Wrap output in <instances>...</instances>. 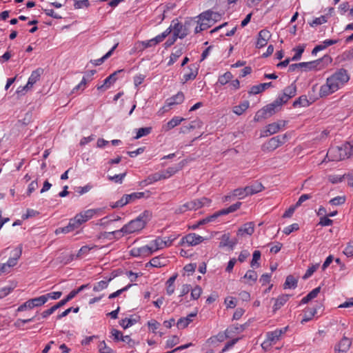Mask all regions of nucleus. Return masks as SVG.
Here are the masks:
<instances>
[{
    "mask_svg": "<svg viewBox=\"0 0 353 353\" xmlns=\"http://www.w3.org/2000/svg\"><path fill=\"white\" fill-rule=\"evenodd\" d=\"M350 80V75L344 68H340L327 78L319 90L321 97L329 96L342 88Z\"/></svg>",
    "mask_w": 353,
    "mask_h": 353,
    "instance_id": "f257e3e1",
    "label": "nucleus"
},
{
    "mask_svg": "<svg viewBox=\"0 0 353 353\" xmlns=\"http://www.w3.org/2000/svg\"><path fill=\"white\" fill-rule=\"evenodd\" d=\"M150 212L145 211L141 214L137 219L132 220L128 223L124 225L120 230L110 232H105L104 237L111 239L109 236H114L115 239H120L125 234H132L141 230L149 220Z\"/></svg>",
    "mask_w": 353,
    "mask_h": 353,
    "instance_id": "f03ea898",
    "label": "nucleus"
},
{
    "mask_svg": "<svg viewBox=\"0 0 353 353\" xmlns=\"http://www.w3.org/2000/svg\"><path fill=\"white\" fill-rule=\"evenodd\" d=\"M350 148L347 144H343L341 146H332L327 151L325 160L332 161H339L349 158L347 150Z\"/></svg>",
    "mask_w": 353,
    "mask_h": 353,
    "instance_id": "7ed1b4c3",
    "label": "nucleus"
},
{
    "mask_svg": "<svg viewBox=\"0 0 353 353\" xmlns=\"http://www.w3.org/2000/svg\"><path fill=\"white\" fill-rule=\"evenodd\" d=\"M210 203L211 200L206 197L194 199L180 205L175 212L177 214H182L189 210H196L204 205H209Z\"/></svg>",
    "mask_w": 353,
    "mask_h": 353,
    "instance_id": "20e7f679",
    "label": "nucleus"
},
{
    "mask_svg": "<svg viewBox=\"0 0 353 353\" xmlns=\"http://www.w3.org/2000/svg\"><path fill=\"white\" fill-rule=\"evenodd\" d=\"M288 140V134H284L278 135L270 139L262 145V150L264 152H271L284 144Z\"/></svg>",
    "mask_w": 353,
    "mask_h": 353,
    "instance_id": "39448f33",
    "label": "nucleus"
},
{
    "mask_svg": "<svg viewBox=\"0 0 353 353\" xmlns=\"http://www.w3.org/2000/svg\"><path fill=\"white\" fill-rule=\"evenodd\" d=\"M144 196H145V192H132L129 194H124L121 198V199L113 203L112 204L110 205V206L112 208H121L128 203L134 202L137 199H140L141 198H143Z\"/></svg>",
    "mask_w": 353,
    "mask_h": 353,
    "instance_id": "423d86ee",
    "label": "nucleus"
},
{
    "mask_svg": "<svg viewBox=\"0 0 353 353\" xmlns=\"http://www.w3.org/2000/svg\"><path fill=\"white\" fill-rule=\"evenodd\" d=\"M283 104L276 99L273 103L267 105L261 110L258 111L255 115L254 119L258 121L259 117L266 118L268 116H271Z\"/></svg>",
    "mask_w": 353,
    "mask_h": 353,
    "instance_id": "0eeeda50",
    "label": "nucleus"
},
{
    "mask_svg": "<svg viewBox=\"0 0 353 353\" xmlns=\"http://www.w3.org/2000/svg\"><path fill=\"white\" fill-rule=\"evenodd\" d=\"M323 60L331 62L332 58L329 55H325L323 58L315 61L299 63V65H300V69L304 71L319 70V65Z\"/></svg>",
    "mask_w": 353,
    "mask_h": 353,
    "instance_id": "6e6552de",
    "label": "nucleus"
},
{
    "mask_svg": "<svg viewBox=\"0 0 353 353\" xmlns=\"http://www.w3.org/2000/svg\"><path fill=\"white\" fill-rule=\"evenodd\" d=\"M204 240L205 239L203 236L196 233H190L181 239V244L186 243L189 246H195L202 243Z\"/></svg>",
    "mask_w": 353,
    "mask_h": 353,
    "instance_id": "1a4fd4ad",
    "label": "nucleus"
},
{
    "mask_svg": "<svg viewBox=\"0 0 353 353\" xmlns=\"http://www.w3.org/2000/svg\"><path fill=\"white\" fill-rule=\"evenodd\" d=\"M296 86L294 83H292L289 86L286 87L283 94L279 96L277 99L283 105L288 101V100L296 95Z\"/></svg>",
    "mask_w": 353,
    "mask_h": 353,
    "instance_id": "9d476101",
    "label": "nucleus"
},
{
    "mask_svg": "<svg viewBox=\"0 0 353 353\" xmlns=\"http://www.w3.org/2000/svg\"><path fill=\"white\" fill-rule=\"evenodd\" d=\"M176 239V236H170L165 238L164 239L161 238H157L152 241V243L154 245L156 250H161L167 247H170L173 241Z\"/></svg>",
    "mask_w": 353,
    "mask_h": 353,
    "instance_id": "9b49d317",
    "label": "nucleus"
},
{
    "mask_svg": "<svg viewBox=\"0 0 353 353\" xmlns=\"http://www.w3.org/2000/svg\"><path fill=\"white\" fill-rule=\"evenodd\" d=\"M288 327H284L280 329H276L274 331L268 332L266 334V338L273 344H276L281 340L282 335L285 334Z\"/></svg>",
    "mask_w": 353,
    "mask_h": 353,
    "instance_id": "f8f14e48",
    "label": "nucleus"
},
{
    "mask_svg": "<svg viewBox=\"0 0 353 353\" xmlns=\"http://www.w3.org/2000/svg\"><path fill=\"white\" fill-rule=\"evenodd\" d=\"M172 27H173V36L176 39H183L188 34L183 23L179 22L177 19H174L172 21Z\"/></svg>",
    "mask_w": 353,
    "mask_h": 353,
    "instance_id": "ddd939ff",
    "label": "nucleus"
},
{
    "mask_svg": "<svg viewBox=\"0 0 353 353\" xmlns=\"http://www.w3.org/2000/svg\"><path fill=\"white\" fill-rule=\"evenodd\" d=\"M271 33L269 30L266 29H263L259 31L257 37V41L256 42V48H261L265 46L268 43V41L271 38Z\"/></svg>",
    "mask_w": 353,
    "mask_h": 353,
    "instance_id": "4468645a",
    "label": "nucleus"
},
{
    "mask_svg": "<svg viewBox=\"0 0 353 353\" xmlns=\"http://www.w3.org/2000/svg\"><path fill=\"white\" fill-rule=\"evenodd\" d=\"M99 212H101V209H89L77 214L76 216L79 219L81 224H83L93 218L94 216Z\"/></svg>",
    "mask_w": 353,
    "mask_h": 353,
    "instance_id": "2eb2a0df",
    "label": "nucleus"
},
{
    "mask_svg": "<svg viewBox=\"0 0 353 353\" xmlns=\"http://www.w3.org/2000/svg\"><path fill=\"white\" fill-rule=\"evenodd\" d=\"M198 17L206 20L212 25L221 18V15L218 12L208 10L200 14Z\"/></svg>",
    "mask_w": 353,
    "mask_h": 353,
    "instance_id": "dca6fc26",
    "label": "nucleus"
},
{
    "mask_svg": "<svg viewBox=\"0 0 353 353\" xmlns=\"http://www.w3.org/2000/svg\"><path fill=\"white\" fill-rule=\"evenodd\" d=\"M43 71V70L41 68H38L32 71L30 77L28 78L26 85L23 87V90H28L29 88H32V85L39 80Z\"/></svg>",
    "mask_w": 353,
    "mask_h": 353,
    "instance_id": "f3484780",
    "label": "nucleus"
},
{
    "mask_svg": "<svg viewBox=\"0 0 353 353\" xmlns=\"http://www.w3.org/2000/svg\"><path fill=\"white\" fill-rule=\"evenodd\" d=\"M120 72H121V70L116 71V72H113L112 74H111L110 75H109L103 81V84L97 85V90H105L109 88L117 81V74Z\"/></svg>",
    "mask_w": 353,
    "mask_h": 353,
    "instance_id": "a211bd4d",
    "label": "nucleus"
},
{
    "mask_svg": "<svg viewBox=\"0 0 353 353\" xmlns=\"http://www.w3.org/2000/svg\"><path fill=\"white\" fill-rule=\"evenodd\" d=\"M22 254V246L19 245L12 251V256L5 263L10 269L15 266Z\"/></svg>",
    "mask_w": 353,
    "mask_h": 353,
    "instance_id": "6ab92c4d",
    "label": "nucleus"
},
{
    "mask_svg": "<svg viewBox=\"0 0 353 353\" xmlns=\"http://www.w3.org/2000/svg\"><path fill=\"white\" fill-rule=\"evenodd\" d=\"M352 344L350 339L343 336L338 345L335 347L336 353H346L350 349Z\"/></svg>",
    "mask_w": 353,
    "mask_h": 353,
    "instance_id": "aec40b11",
    "label": "nucleus"
},
{
    "mask_svg": "<svg viewBox=\"0 0 353 353\" xmlns=\"http://www.w3.org/2000/svg\"><path fill=\"white\" fill-rule=\"evenodd\" d=\"M285 125V122L272 123L266 126V130L263 132V137H268L270 135L276 134L280 129Z\"/></svg>",
    "mask_w": 353,
    "mask_h": 353,
    "instance_id": "412c9836",
    "label": "nucleus"
},
{
    "mask_svg": "<svg viewBox=\"0 0 353 353\" xmlns=\"http://www.w3.org/2000/svg\"><path fill=\"white\" fill-rule=\"evenodd\" d=\"M185 99L184 94L182 92H179L176 94L168 98L165 101V106L171 107L174 105L181 104Z\"/></svg>",
    "mask_w": 353,
    "mask_h": 353,
    "instance_id": "4be33fe9",
    "label": "nucleus"
},
{
    "mask_svg": "<svg viewBox=\"0 0 353 353\" xmlns=\"http://www.w3.org/2000/svg\"><path fill=\"white\" fill-rule=\"evenodd\" d=\"M254 232V224L253 222H248L243 224L237 231L238 236L245 234L252 235Z\"/></svg>",
    "mask_w": 353,
    "mask_h": 353,
    "instance_id": "5701e85b",
    "label": "nucleus"
},
{
    "mask_svg": "<svg viewBox=\"0 0 353 353\" xmlns=\"http://www.w3.org/2000/svg\"><path fill=\"white\" fill-rule=\"evenodd\" d=\"M237 243V239H234L231 240L229 234H224L221 238L219 247H229L232 249Z\"/></svg>",
    "mask_w": 353,
    "mask_h": 353,
    "instance_id": "b1692460",
    "label": "nucleus"
},
{
    "mask_svg": "<svg viewBox=\"0 0 353 353\" xmlns=\"http://www.w3.org/2000/svg\"><path fill=\"white\" fill-rule=\"evenodd\" d=\"M272 86H273L272 82L263 83H260L259 85H253L250 88V90L249 91V94H257L262 92L265 89H267L270 87H272Z\"/></svg>",
    "mask_w": 353,
    "mask_h": 353,
    "instance_id": "393cba45",
    "label": "nucleus"
},
{
    "mask_svg": "<svg viewBox=\"0 0 353 353\" xmlns=\"http://www.w3.org/2000/svg\"><path fill=\"white\" fill-rule=\"evenodd\" d=\"M245 188L248 196L259 193L264 189V187L262 185V183L258 181H255L252 185H248Z\"/></svg>",
    "mask_w": 353,
    "mask_h": 353,
    "instance_id": "a878e982",
    "label": "nucleus"
},
{
    "mask_svg": "<svg viewBox=\"0 0 353 353\" xmlns=\"http://www.w3.org/2000/svg\"><path fill=\"white\" fill-rule=\"evenodd\" d=\"M196 313H191L186 317L180 318L176 323L177 327L179 329L185 328L192 321V318L196 316Z\"/></svg>",
    "mask_w": 353,
    "mask_h": 353,
    "instance_id": "bb28decb",
    "label": "nucleus"
},
{
    "mask_svg": "<svg viewBox=\"0 0 353 353\" xmlns=\"http://www.w3.org/2000/svg\"><path fill=\"white\" fill-rule=\"evenodd\" d=\"M185 119L180 117H174L165 125L163 126L165 131H169L174 127L179 125Z\"/></svg>",
    "mask_w": 353,
    "mask_h": 353,
    "instance_id": "cd10ccee",
    "label": "nucleus"
},
{
    "mask_svg": "<svg viewBox=\"0 0 353 353\" xmlns=\"http://www.w3.org/2000/svg\"><path fill=\"white\" fill-rule=\"evenodd\" d=\"M246 280L245 283L250 285H252L258 279L257 272L253 270H249L246 272L242 278Z\"/></svg>",
    "mask_w": 353,
    "mask_h": 353,
    "instance_id": "c85d7f7f",
    "label": "nucleus"
},
{
    "mask_svg": "<svg viewBox=\"0 0 353 353\" xmlns=\"http://www.w3.org/2000/svg\"><path fill=\"white\" fill-rule=\"evenodd\" d=\"M119 43H116L105 55H103L101 58L92 60L91 63L94 65H101L106 59H108L110 56L112 54L113 52L115 50V49L117 48Z\"/></svg>",
    "mask_w": 353,
    "mask_h": 353,
    "instance_id": "c756f323",
    "label": "nucleus"
},
{
    "mask_svg": "<svg viewBox=\"0 0 353 353\" xmlns=\"http://www.w3.org/2000/svg\"><path fill=\"white\" fill-rule=\"evenodd\" d=\"M212 25L206 21V20H203L202 19H199L198 21H196V26L194 27V32L199 33L203 30H205L210 28Z\"/></svg>",
    "mask_w": 353,
    "mask_h": 353,
    "instance_id": "7c9ffc66",
    "label": "nucleus"
},
{
    "mask_svg": "<svg viewBox=\"0 0 353 353\" xmlns=\"http://www.w3.org/2000/svg\"><path fill=\"white\" fill-rule=\"evenodd\" d=\"M320 291H321L320 287H317V288L313 289L310 292H309L305 296H304L301 299V304L307 303L309 301H310L313 299L316 298L317 296V295L319 294V293L320 292Z\"/></svg>",
    "mask_w": 353,
    "mask_h": 353,
    "instance_id": "2f4dec72",
    "label": "nucleus"
},
{
    "mask_svg": "<svg viewBox=\"0 0 353 353\" xmlns=\"http://www.w3.org/2000/svg\"><path fill=\"white\" fill-rule=\"evenodd\" d=\"M161 181V176L159 172H156L149 175L145 180L141 182V185H148L154 182Z\"/></svg>",
    "mask_w": 353,
    "mask_h": 353,
    "instance_id": "473e14b6",
    "label": "nucleus"
},
{
    "mask_svg": "<svg viewBox=\"0 0 353 353\" xmlns=\"http://www.w3.org/2000/svg\"><path fill=\"white\" fill-rule=\"evenodd\" d=\"M289 296L288 294H282L276 299L273 307L274 311L280 309L288 301Z\"/></svg>",
    "mask_w": 353,
    "mask_h": 353,
    "instance_id": "72a5a7b5",
    "label": "nucleus"
},
{
    "mask_svg": "<svg viewBox=\"0 0 353 353\" xmlns=\"http://www.w3.org/2000/svg\"><path fill=\"white\" fill-rule=\"evenodd\" d=\"M250 103L248 101H244L239 105L233 108V112L237 115H241L248 108Z\"/></svg>",
    "mask_w": 353,
    "mask_h": 353,
    "instance_id": "f704fd0d",
    "label": "nucleus"
},
{
    "mask_svg": "<svg viewBox=\"0 0 353 353\" xmlns=\"http://www.w3.org/2000/svg\"><path fill=\"white\" fill-rule=\"evenodd\" d=\"M141 256H149L153 254V252H156V249H154V245L151 243L150 245H145L139 248Z\"/></svg>",
    "mask_w": 353,
    "mask_h": 353,
    "instance_id": "c9c22d12",
    "label": "nucleus"
},
{
    "mask_svg": "<svg viewBox=\"0 0 353 353\" xmlns=\"http://www.w3.org/2000/svg\"><path fill=\"white\" fill-rule=\"evenodd\" d=\"M165 261L163 258H161L159 256H156V257L152 258L150 261V262H148L146 264V267H148V265H150V266H152L154 268H161V267L165 265Z\"/></svg>",
    "mask_w": 353,
    "mask_h": 353,
    "instance_id": "e433bc0d",
    "label": "nucleus"
},
{
    "mask_svg": "<svg viewBox=\"0 0 353 353\" xmlns=\"http://www.w3.org/2000/svg\"><path fill=\"white\" fill-rule=\"evenodd\" d=\"M310 102L307 99V97L305 95H302L294 101L293 106L294 108H296L298 106L307 107L310 105Z\"/></svg>",
    "mask_w": 353,
    "mask_h": 353,
    "instance_id": "4c0bfd02",
    "label": "nucleus"
},
{
    "mask_svg": "<svg viewBox=\"0 0 353 353\" xmlns=\"http://www.w3.org/2000/svg\"><path fill=\"white\" fill-rule=\"evenodd\" d=\"M226 332L227 330L225 332H219L216 335L210 337L208 341L211 343H215L216 342H223L229 337Z\"/></svg>",
    "mask_w": 353,
    "mask_h": 353,
    "instance_id": "58836bf2",
    "label": "nucleus"
},
{
    "mask_svg": "<svg viewBox=\"0 0 353 353\" xmlns=\"http://www.w3.org/2000/svg\"><path fill=\"white\" fill-rule=\"evenodd\" d=\"M316 310L314 307H307L304 312V316L301 321L302 323L310 321L316 314Z\"/></svg>",
    "mask_w": 353,
    "mask_h": 353,
    "instance_id": "ea45409f",
    "label": "nucleus"
},
{
    "mask_svg": "<svg viewBox=\"0 0 353 353\" xmlns=\"http://www.w3.org/2000/svg\"><path fill=\"white\" fill-rule=\"evenodd\" d=\"M138 321L136 319L132 318V316H130V318H125L121 319L119 321V325L123 328L127 329L134 324L137 323Z\"/></svg>",
    "mask_w": 353,
    "mask_h": 353,
    "instance_id": "a19ab883",
    "label": "nucleus"
},
{
    "mask_svg": "<svg viewBox=\"0 0 353 353\" xmlns=\"http://www.w3.org/2000/svg\"><path fill=\"white\" fill-rule=\"evenodd\" d=\"M296 286L297 280L292 275L288 276L283 284L284 288H295Z\"/></svg>",
    "mask_w": 353,
    "mask_h": 353,
    "instance_id": "79ce46f5",
    "label": "nucleus"
},
{
    "mask_svg": "<svg viewBox=\"0 0 353 353\" xmlns=\"http://www.w3.org/2000/svg\"><path fill=\"white\" fill-rule=\"evenodd\" d=\"M112 280V278L108 279V280H103L97 282L94 284L93 287V290L94 292H100L108 288L109 282Z\"/></svg>",
    "mask_w": 353,
    "mask_h": 353,
    "instance_id": "37998d69",
    "label": "nucleus"
},
{
    "mask_svg": "<svg viewBox=\"0 0 353 353\" xmlns=\"http://www.w3.org/2000/svg\"><path fill=\"white\" fill-rule=\"evenodd\" d=\"M233 75L230 72H226L219 77L218 83L221 85H224L229 83L232 79Z\"/></svg>",
    "mask_w": 353,
    "mask_h": 353,
    "instance_id": "c03bdc74",
    "label": "nucleus"
},
{
    "mask_svg": "<svg viewBox=\"0 0 353 353\" xmlns=\"http://www.w3.org/2000/svg\"><path fill=\"white\" fill-rule=\"evenodd\" d=\"M261 259V252L259 250H255L252 254V259L250 262V265L252 268H258L260 267V263L259 261Z\"/></svg>",
    "mask_w": 353,
    "mask_h": 353,
    "instance_id": "a18cd8bd",
    "label": "nucleus"
},
{
    "mask_svg": "<svg viewBox=\"0 0 353 353\" xmlns=\"http://www.w3.org/2000/svg\"><path fill=\"white\" fill-rule=\"evenodd\" d=\"M293 50L295 52L294 55L292 57L291 61H298L301 58L302 54L305 50V46L299 45L296 48H294Z\"/></svg>",
    "mask_w": 353,
    "mask_h": 353,
    "instance_id": "49530a36",
    "label": "nucleus"
},
{
    "mask_svg": "<svg viewBox=\"0 0 353 353\" xmlns=\"http://www.w3.org/2000/svg\"><path fill=\"white\" fill-rule=\"evenodd\" d=\"M81 225L82 224L79 219H78V218L75 216L74 218L70 219L68 226L70 231L72 232L75 229L79 228Z\"/></svg>",
    "mask_w": 353,
    "mask_h": 353,
    "instance_id": "de8ad7c7",
    "label": "nucleus"
},
{
    "mask_svg": "<svg viewBox=\"0 0 353 353\" xmlns=\"http://www.w3.org/2000/svg\"><path fill=\"white\" fill-rule=\"evenodd\" d=\"M182 49H177L174 52H172L170 56V60L168 63V65H171L175 63L177 59L182 55Z\"/></svg>",
    "mask_w": 353,
    "mask_h": 353,
    "instance_id": "09e8293b",
    "label": "nucleus"
},
{
    "mask_svg": "<svg viewBox=\"0 0 353 353\" xmlns=\"http://www.w3.org/2000/svg\"><path fill=\"white\" fill-rule=\"evenodd\" d=\"M152 131L151 127L141 128L137 130V134L134 137L136 139H139L142 137L149 134Z\"/></svg>",
    "mask_w": 353,
    "mask_h": 353,
    "instance_id": "8fccbe9b",
    "label": "nucleus"
},
{
    "mask_svg": "<svg viewBox=\"0 0 353 353\" xmlns=\"http://www.w3.org/2000/svg\"><path fill=\"white\" fill-rule=\"evenodd\" d=\"M232 196L234 197H239V199H241L248 196L246 188H236L233 190Z\"/></svg>",
    "mask_w": 353,
    "mask_h": 353,
    "instance_id": "3c124183",
    "label": "nucleus"
},
{
    "mask_svg": "<svg viewBox=\"0 0 353 353\" xmlns=\"http://www.w3.org/2000/svg\"><path fill=\"white\" fill-rule=\"evenodd\" d=\"M225 215V213L222 212V210L216 212L213 214L202 219L201 223H210L216 220L219 216Z\"/></svg>",
    "mask_w": 353,
    "mask_h": 353,
    "instance_id": "603ef678",
    "label": "nucleus"
},
{
    "mask_svg": "<svg viewBox=\"0 0 353 353\" xmlns=\"http://www.w3.org/2000/svg\"><path fill=\"white\" fill-rule=\"evenodd\" d=\"M31 299L33 302L34 307H40L47 302V298L45 296V295H41L39 297H36Z\"/></svg>",
    "mask_w": 353,
    "mask_h": 353,
    "instance_id": "864d4df0",
    "label": "nucleus"
},
{
    "mask_svg": "<svg viewBox=\"0 0 353 353\" xmlns=\"http://www.w3.org/2000/svg\"><path fill=\"white\" fill-rule=\"evenodd\" d=\"M241 202H236L234 204L231 205L230 207L222 209V212L225 213V214H228L229 213L234 212L236 211L241 205Z\"/></svg>",
    "mask_w": 353,
    "mask_h": 353,
    "instance_id": "5fc2aeb1",
    "label": "nucleus"
},
{
    "mask_svg": "<svg viewBox=\"0 0 353 353\" xmlns=\"http://www.w3.org/2000/svg\"><path fill=\"white\" fill-rule=\"evenodd\" d=\"M98 347L99 353H115L112 349L107 346L104 341L99 343Z\"/></svg>",
    "mask_w": 353,
    "mask_h": 353,
    "instance_id": "6e6d98bb",
    "label": "nucleus"
},
{
    "mask_svg": "<svg viewBox=\"0 0 353 353\" xmlns=\"http://www.w3.org/2000/svg\"><path fill=\"white\" fill-rule=\"evenodd\" d=\"M197 74L198 72L196 68L194 70L190 68V71L183 75V79L184 80V82H186L189 80H193L196 78Z\"/></svg>",
    "mask_w": 353,
    "mask_h": 353,
    "instance_id": "4d7b16f0",
    "label": "nucleus"
},
{
    "mask_svg": "<svg viewBox=\"0 0 353 353\" xmlns=\"http://www.w3.org/2000/svg\"><path fill=\"white\" fill-rule=\"evenodd\" d=\"M327 22V17L324 15H321L319 17L315 18L311 23H310V25L312 27H315L321 24H323Z\"/></svg>",
    "mask_w": 353,
    "mask_h": 353,
    "instance_id": "13d9d810",
    "label": "nucleus"
},
{
    "mask_svg": "<svg viewBox=\"0 0 353 353\" xmlns=\"http://www.w3.org/2000/svg\"><path fill=\"white\" fill-rule=\"evenodd\" d=\"M319 263H316L314 265H312L311 266H310L307 270L306 272L305 273L304 276H303V278L304 279H306L310 277L313 274V273L319 268Z\"/></svg>",
    "mask_w": 353,
    "mask_h": 353,
    "instance_id": "bf43d9fd",
    "label": "nucleus"
},
{
    "mask_svg": "<svg viewBox=\"0 0 353 353\" xmlns=\"http://www.w3.org/2000/svg\"><path fill=\"white\" fill-rule=\"evenodd\" d=\"M75 296V293L71 291L68 296L61 300L59 302H58L56 305L59 308L62 306H63L65 304H66L68 301H70L71 299H72Z\"/></svg>",
    "mask_w": 353,
    "mask_h": 353,
    "instance_id": "052dcab7",
    "label": "nucleus"
},
{
    "mask_svg": "<svg viewBox=\"0 0 353 353\" xmlns=\"http://www.w3.org/2000/svg\"><path fill=\"white\" fill-rule=\"evenodd\" d=\"M202 293V289L200 286L196 285L191 290V297L194 300L198 299Z\"/></svg>",
    "mask_w": 353,
    "mask_h": 353,
    "instance_id": "680f3d73",
    "label": "nucleus"
},
{
    "mask_svg": "<svg viewBox=\"0 0 353 353\" xmlns=\"http://www.w3.org/2000/svg\"><path fill=\"white\" fill-rule=\"evenodd\" d=\"M345 202V197L343 196H338L332 199L329 203L332 205H342Z\"/></svg>",
    "mask_w": 353,
    "mask_h": 353,
    "instance_id": "e2e57ef3",
    "label": "nucleus"
},
{
    "mask_svg": "<svg viewBox=\"0 0 353 353\" xmlns=\"http://www.w3.org/2000/svg\"><path fill=\"white\" fill-rule=\"evenodd\" d=\"M86 84H87V79L85 77H83L81 81L73 88L72 92L75 93V92H78L79 90H81V91L84 90V89L85 88Z\"/></svg>",
    "mask_w": 353,
    "mask_h": 353,
    "instance_id": "0e129e2a",
    "label": "nucleus"
},
{
    "mask_svg": "<svg viewBox=\"0 0 353 353\" xmlns=\"http://www.w3.org/2000/svg\"><path fill=\"white\" fill-rule=\"evenodd\" d=\"M125 175L126 172L115 174L114 176H109L108 179L117 183H121Z\"/></svg>",
    "mask_w": 353,
    "mask_h": 353,
    "instance_id": "69168bd1",
    "label": "nucleus"
},
{
    "mask_svg": "<svg viewBox=\"0 0 353 353\" xmlns=\"http://www.w3.org/2000/svg\"><path fill=\"white\" fill-rule=\"evenodd\" d=\"M343 253L347 257L353 256V241H350L347 243Z\"/></svg>",
    "mask_w": 353,
    "mask_h": 353,
    "instance_id": "338daca9",
    "label": "nucleus"
},
{
    "mask_svg": "<svg viewBox=\"0 0 353 353\" xmlns=\"http://www.w3.org/2000/svg\"><path fill=\"white\" fill-rule=\"evenodd\" d=\"M97 248V245H93L92 247L85 245L82 246L78 252L77 257H81L83 255L87 254L92 249Z\"/></svg>",
    "mask_w": 353,
    "mask_h": 353,
    "instance_id": "774afa93",
    "label": "nucleus"
}]
</instances>
